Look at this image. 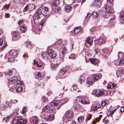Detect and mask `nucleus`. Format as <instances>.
Returning a JSON list of instances; mask_svg holds the SVG:
<instances>
[{
  "instance_id": "obj_41",
  "label": "nucleus",
  "mask_w": 124,
  "mask_h": 124,
  "mask_svg": "<svg viewBox=\"0 0 124 124\" xmlns=\"http://www.w3.org/2000/svg\"><path fill=\"white\" fill-rule=\"evenodd\" d=\"M33 64L35 65H36L37 67H39L42 66V65H39L38 64V62L34 60H33Z\"/></svg>"
},
{
  "instance_id": "obj_26",
  "label": "nucleus",
  "mask_w": 124,
  "mask_h": 124,
  "mask_svg": "<svg viewBox=\"0 0 124 124\" xmlns=\"http://www.w3.org/2000/svg\"><path fill=\"white\" fill-rule=\"evenodd\" d=\"M90 61L92 63L95 64L98 62V60L97 59L90 58Z\"/></svg>"
},
{
  "instance_id": "obj_22",
  "label": "nucleus",
  "mask_w": 124,
  "mask_h": 124,
  "mask_svg": "<svg viewBox=\"0 0 124 124\" xmlns=\"http://www.w3.org/2000/svg\"><path fill=\"white\" fill-rule=\"evenodd\" d=\"M28 10L30 11L33 10L35 7V5L34 4H31L29 5L28 6Z\"/></svg>"
},
{
  "instance_id": "obj_50",
  "label": "nucleus",
  "mask_w": 124,
  "mask_h": 124,
  "mask_svg": "<svg viewBox=\"0 0 124 124\" xmlns=\"http://www.w3.org/2000/svg\"><path fill=\"white\" fill-rule=\"evenodd\" d=\"M91 117V115L89 114H87L86 116V119L89 120L90 119Z\"/></svg>"
},
{
  "instance_id": "obj_46",
  "label": "nucleus",
  "mask_w": 124,
  "mask_h": 124,
  "mask_svg": "<svg viewBox=\"0 0 124 124\" xmlns=\"http://www.w3.org/2000/svg\"><path fill=\"white\" fill-rule=\"evenodd\" d=\"M94 108H100L101 107V104L100 103H98L96 105L94 106Z\"/></svg>"
},
{
  "instance_id": "obj_40",
  "label": "nucleus",
  "mask_w": 124,
  "mask_h": 124,
  "mask_svg": "<svg viewBox=\"0 0 124 124\" xmlns=\"http://www.w3.org/2000/svg\"><path fill=\"white\" fill-rule=\"evenodd\" d=\"M11 104L8 102H7L5 105V108H10L11 106Z\"/></svg>"
},
{
  "instance_id": "obj_7",
  "label": "nucleus",
  "mask_w": 124,
  "mask_h": 124,
  "mask_svg": "<svg viewBox=\"0 0 124 124\" xmlns=\"http://www.w3.org/2000/svg\"><path fill=\"white\" fill-rule=\"evenodd\" d=\"M101 1V0H93L92 5L93 6H95L97 7H100Z\"/></svg>"
},
{
  "instance_id": "obj_28",
  "label": "nucleus",
  "mask_w": 124,
  "mask_h": 124,
  "mask_svg": "<svg viewBox=\"0 0 124 124\" xmlns=\"http://www.w3.org/2000/svg\"><path fill=\"white\" fill-rule=\"evenodd\" d=\"M119 61H118L116 63L118 66H120L122 65L124 63V60L120 59Z\"/></svg>"
},
{
  "instance_id": "obj_13",
  "label": "nucleus",
  "mask_w": 124,
  "mask_h": 124,
  "mask_svg": "<svg viewBox=\"0 0 124 124\" xmlns=\"http://www.w3.org/2000/svg\"><path fill=\"white\" fill-rule=\"evenodd\" d=\"M103 41V39L102 38L97 39L96 40L94 41L95 42L94 44L97 46L101 45Z\"/></svg>"
},
{
  "instance_id": "obj_51",
  "label": "nucleus",
  "mask_w": 124,
  "mask_h": 124,
  "mask_svg": "<svg viewBox=\"0 0 124 124\" xmlns=\"http://www.w3.org/2000/svg\"><path fill=\"white\" fill-rule=\"evenodd\" d=\"M42 99L43 100L44 102H46L47 100V98H46L44 96H42Z\"/></svg>"
},
{
  "instance_id": "obj_30",
  "label": "nucleus",
  "mask_w": 124,
  "mask_h": 124,
  "mask_svg": "<svg viewBox=\"0 0 124 124\" xmlns=\"http://www.w3.org/2000/svg\"><path fill=\"white\" fill-rule=\"evenodd\" d=\"M67 71V70L66 69V68H63L61 70L60 73V75H63Z\"/></svg>"
},
{
  "instance_id": "obj_29",
  "label": "nucleus",
  "mask_w": 124,
  "mask_h": 124,
  "mask_svg": "<svg viewBox=\"0 0 124 124\" xmlns=\"http://www.w3.org/2000/svg\"><path fill=\"white\" fill-rule=\"evenodd\" d=\"M84 116H80L78 118L77 120L78 122H81L83 121L84 119Z\"/></svg>"
},
{
  "instance_id": "obj_12",
  "label": "nucleus",
  "mask_w": 124,
  "mask_h": 124,
  "mask_svg": "<svg viewBox=\"0 0 124 124\" xmlns=\"http://www.w3.org/2000/svg\"><path fill=\"white\" fill-rule=\"evenodd\" d=\"M124 68L123 67H120L116 71V74L117 75H121L124 74Z\"/></svg>"
},
{
  "instance_id": "obj_6",
  "label": "nucleus",
  "mask_w": 124,
  "mask_h": 124,
  "mask_svg": "<svg viewBox=\"0 0 124 124\" xmlns=\"http://www.w3.org/2000/svg\"><path fill=\"white\" fill-rule=\"evenodd\" d=\"M52 59H54L56 57V54L53 50L48 51L47 54Z\"/></svg>"
},
{
  "instance_id": "obj_33",
  "label": "nucleus",
  "mask_w": 124,
  "mask_h": 124,
  "mask_svg": "<svg viewBox=\"0 0 124 124\" xmlns=\"http://www.w3.org/2000/svg\"><path fill=\"white\" fill-rule=\"evenodd\" d=\"M27 122L26 120L21 119L20 122V124H25ZM15 124H19L18 123L16 122Z\"/></svg>"
},
{
  "instance_id": "obj_19",
  "label": "nucleus",
  "mask_w": 124,
  "mask_h": 124,
  "mask_svg": "<svg viewBox=\"0 0 124 124\" xmlns=\"http://www.w3.org/2000/svg\"><path fill=\"white\" fill-rule=\"evenodd\" d=\"M8 53L9 54L14 56L16 55L17 54V52L15 49L9 51Z\"/></svg>"
},
{
  "instance_id": "obj_64",
  "label": "nucleus",
  "mask_w": 124,
  "mask_h": 124,
  "mask_svg": "<svg viewBox=\"0 0 124 124\" xmlns=\"http://www.w3.org/2000/svg\"><path fill=\"white\" fill-rule=\"evenodd\" d=\"M123 15H120V18L122 20H124V13Z\"/></svg>"
},
{
  "instance_id": "obj_20",
  "label": "nucleus",
  "mask_w": 124,
  "mask_h": 124,
  "mask_svg": "<svg viewBox=\"0 0 124 124\" xmlns=\"http://www.w3.org/2000/svg\"><path fill=\"white\" fill-rule=\"evenodd\" d=\"M95 92V94H96V95L97 96H100L103 95L104 94V91L103 90H98L97 91V93L96 94V92Z\"/></svg>"
},
{
  "instance_id": "obj_54",
  "label": "nucleus",
  "mask_w": 124,
  "mask_h": 124,
  "mask_svg": "<svg viewBox=\"0 0 124 124\" xmlns=\"http://www.w3.org/2000/svg\"><path fill=\"white\" fill-rule=\"evenodd\" d=\"M78 101H80V98L79 97H77L76 100H75L74 102L75 103H76Z\"/></svg>"
},
{
  "instance_id": "obj_2",
  "label": "nucleus",
  "mask_w": 124,
  "mask_h": 124,
  "mask_svg": "<svg viewBox=\"0 0 124 124\" xmlns=\"http://www.w3.org/2000/svg\"><path fill=\"white\" fill-rule=\"evenodd\" d=\"M101 78L100 75L95 74L92 75L91 77H88L86 79V84L90 85L93 84L99 78Z\"/></svg>"
},
{
  "instance_id": "obj_39",
  "label": "nucleus",
  "mask_w": 124,
  "mask_h": 124,
  "mask_svg": "<svg viewBox=\"0 0 124 124\" xmlns=\"http://www.w3.org/2000/svg\"><path fill=\"white\" fill-rule=\"evenodd\" d=\"M26 28V27L24 25L21 26L20 27V30L22 31L23 32H25Z\"/></svg>"
},
{
  "instance_id": "obj_17",
  "label": "nucleus",
  "mask_w": 124,
  "mask_h": 124,
  "mask_svg": "<svg viewBox=\"0 0 124 124\" xmlns=\"http://www.w3.org/2000/svg\"><path fill=\"white\" fill-rule=\"evenodd\" d=\"M118 55V59L124 60V54L122 52H119Z\"/></svg>"
},
{
  "instance_id": "obj_34",
  "label": "nucleus",
  "mask_w": 124,
  "mask_h": 124,
  "mask_svg": "<svg viewBox=\"0 0 124 124\" xmlns=\"http://www.w3.org/2000/svg\"><path fill=\"white\" fill-rule=\"evenodd\" d=\"M41 56L43 58V59L45 60H47L48 57L47 56L46 54H45V53H42L41 54Z\"/></svg>"
},
{
  "instance_id": "obj_59",
  "label": "nucleus",
  "mask_w": 124,
  "mask_h": 124,
  "mask_svg": "<svg viewBox=\"0 0 124 124\" xmlns=\"http://www.w3.org/2000/svg\"><path fill=\"white\" fill-rule=\"evenodd\" d=\"M25 45H26H26V47H27L28 48H31V45H30V44L29 43H27L26 42L25 43Z\"/></svg>"
},
{
  "instance_id": "obj_11",
  "label": "nucleus",
  "mask_w": 124,
  "mask_h": 124,
  "mask_svg": "<svg viewBox=\"0 0 124 124\" xmlns=\"http://www.w3.org/2000/svg\"><path fill=\"white\" fill-rule=\"evenodd\" d=\"M99 12V15H100L101 17H104L105 18H108L110 16L108 13L106 14L104 11L102 10H100Z\"/></svg>"
},
{
  "instance_id": "obj_53",
  "label": "nucleus",
  "mask_w": 124,
  "mask_h": 124,
  "mask_svg": "<svg viewBox=\"0 0 124 124\" xmlns=\"http://www.w3.org/2000/svg\"><path fill=\"white\" fill-rule=\"evenodd\" d=\"M95 30V27H93L90 29V31L91 32H92V33L94 32Z\"/></svg>"
},
{
  "instance_id": "obj_43",
  "label": "nucleus",
  "mask_w": 124,
  "mask_h": 124,
  "mask_svg": "<svg viewBox=\"0 0 124 124\" xmlns=\"http://www.w3.org/2000/svg\"><path fill=\"white\" fill-rule=\"evenodd\" d=\"M69 58L70 59H74L75 58V54H71L69 56Z\"/></svg>"
},
{
  "instance_id": "obj_55",
  "label": "nucleus",
  "mask_w": 124,
  "mask_h": 124,
  "mask_svg": "<svg viewBox=\"0 0 124 124\" xmlns=\"http://www.w3.org/2000/svg\"><path fill=\"white\" fill-rule=\"evenodd\" d=\"M107 88L109 89H111L113 88V86H112V84H109L108 85Z\"/></svg>"
},
{
  "instance_id": "obj_10",
  "label": "nucleus",
  "mask_w": 124,
  "mask_h": 124,
  "mask_svg": "<svg viewBox=\"0 0 124 124\" xmlns=\"http://www.w3.org/2000/svg\"><path fill=\"white\" fill-rule=\"evenodd\" d=\"M45 72H38L35 75L36 78L39 79H39H40L45 76Z\"/></svg>"
},
{
  "instance_id": "obj_32",
  "label": "nucleus",
  "mask_w": 124,
  "mask_h": 124,
  "mask_svg": "<svg viewBox=\"0 0 124 124\" xmlns=\"http://www.w3.org/2000/svg\"><path fill=\"white\" fill-rule=\"evenodd\" d=\"M98 16V14L97 12H93V19H95L97 18Z\"/></svg>"
},
{
  "instance_id": "obj_38",
  "label": "nucleus",
  "mask_w": 124,
  "mask_h": 124,
  "mask_svg": "<svg viewBox=\"0 0 124 124\" xmlns=\"http://www.w3.org/2000/svg\"><path fill=\"white\" fill-rule=\"evenodd\" d=\"M102 52L103 53L107 54L108 53V49L106 48H105L102 49Z\"/></svg>"
},
{
  "instance_id": "obj_35",
  "label": "nucleus",
  "mask_w": 124,
  "mask_h": 124,
  "mask_svg": "<svg viewBox=\"0 0 124 124\" xmlns=\"http://www.w3.org/2000/svg\"><path fill=\"white\" fill-rule=\"evenodd\" d=\"M85 78H84L83 77L81 76L79 80L78 81V82L80 83V84H81L83 82Z\"/></svg>"
},
{
  "instance_id": "obj_1",
  "label": "nucleus",
  "mask_w": 124,
  "mask_h": 124,
  "mask_svg": "<svg viewBox=\"0 0 124 124\" xmlns=\"http://www.w3.org/2000/svg\"><path fill=\"white\" fill-rule=\"evenodd\" d=\"M17 77L16 76H13L12 78H9L8 79V86L10 88L9 90L13 92H15V86L16 85H23V83L22 81L17 79Z\"/></svg>"
},
{
  "instance_id": "obj_3",
  "label": "nucleus",
  "mask_w": 124,
  "mask_h": 124,
  "mask_svg": "<svg viewBox=\"0 0 124 124\" xmlns=\"http://www.w3.org/2000/svg\"><path fill=\"white\" fill-rule=\"evenodd\" d=\"M67 102V100L66 99L64 98L63 99H61L60 101L57 100H54L51 103V106L52 107L56 106L57 107V108H59L60 107L58 105L59 103L60 104H62L61 106L63 104Z\"/></svg>"
},
{
  "instance_id": "obj_61",
  "label": "nucleus",
  "mask_w": 124,
  "mask_h": 124,
  "mask_svg": "<svg viewBox=\"0 0 124 124\" xmlns=\"http://www.w3.org/2000/svg\"><path fill=\"white\" fill-rule=\"evenodd\" d=\"M55 9H56V10H55L54 8L53 9V10L55 12H58L59 9H60V8H58L57 7L55 8Z\"/></svg>"
},
{
  "instance_id": "obj_62",
  "label": "nucleus",
  "mask_w": 124,
  "mask_h": 124,
  "mask_svg": "<svg viewBox=\"0 0 124 124\" xmlns=\"http://www.w3.org/2000/svg\"><path fill=\"white\" fill-rule=\"evenodd\" d=\"M21 112L22 114H25L26 112V109H22V111H21Z\"/></svg>"
},
{
  "instance_id": "obj_60",
  "label": "nucleus",
  "mask_w": 124,
  "mask_h": 124,
  "mask_svg": "<svg viewBox=\"0 0 124 124\" xmlns=\"http://www.w3.org/2000/svg\"><path fill=\"white\" fill-rule=\"evenodd\" d=\"M10 6V5L9 4L8 5H6L4 6V8L5 9H8L9 8Z\"/></svg>"
},
{
  "instance_id": "obj_42",
  "label": "nucleus",
  "mask_w": 124,
  "mask_h": 124,
  "mask_svg": "<svg viewBox=\"0 0 124 124\" xmlns=\"http://www.w3.org/2000/svg\"><path fill=\"white\" fill-rule=\"evenodd\" d=\"M6 74V76L7 75L10 76L12 74V71L11 70H10L7 73L5 74Z\"/></svg>"
},
{
  "instance_id": "obj_52",
  "label": "nucleus",
  "mask_w": 124,
  "mask_h": 124,
  "mask_svg": "<svg viewBox=\"0 0 124 124\" xmlns=\"http://www.w3.org/2000/svg\"><path fill=\"white\" fill-rule=\"evenodd\" d=\"M43 10H44L45 13H47L48 11V8L46 7H44Z\"/></svg>"
},
{
  "instance_id": "obj_44",
  "label": "nucleus",
  "mask_w": 124,
  "mask_h": 124,
  "mask_svg": "<svg viewBox=\"0 0 124 124\" xmlns=\"http://www.w3.org/2000/svg\"><path fill=\"white\" fill-rule=\"evenodd\" d=\"M14 60V56L12 57L10 59H9V60H7V62H13Z\"/></svg>"
},
{
  "instance_id": "obj_16",
  "label": "nucleus",
  "mask_w": 124,
  "mask_h": 124,
  "mask_svg": "<svg viewBox=\"0 0 124 124\" xmlns=\"http://www.w3.org/2000/svg\"><path fill=\"white\" fill-rule=\"evenodd\" d=\"M13 56L12 55H10V54H9L8 53L6 54L5 55V59L6 60V61L5 62H3V63H6L7 60H9Z\"/></svg>"
},
{
  "instance_id": "obj_15",
  "label": "nucleus",
  "mask_w": 124,
  "mask_h": 124,
  "mask_svg": "<svg viewBox=\"0 0 124 124\" xmlns=\"http://www.w3.org/2000/svg\"><path fill=\"white\" fill-rule=\"evenodd\" d=\"M7 45L4 44L2 39H0V51L3 50L6 46Z\"/></svg>"
},
{
  "instance_id": "obj_45",
  "label": "nucleus",
  "mask_w": 124,
  "mask_h": 124,
  "mask_svg": "<svg viewBox=\"0 0 124 124\" xmlns=\"http://www.w3.org/2000/svg\"><path fill=\"white\" fill-rule=\"evenodd\" d=\"M113 1V0H107V5L109 6L112 4Z\"/></svg>"
},
{
  "instance_id": "obj_48",
  "label": "nucleus",
  "mask_w": 124,
  "mask_h": 124,
  "mask_svg": "<svg viewBox=\"0 0 124 124\" xmlns=\"http://www.w3.org/2000/svg\"><path fill=\"white\" fill-rule=\"evenodd\" d=\"M116 109H114L113 110H112L108 115L109 116H112V114L114 113V112L115 111Z\"/></svg>"
},
{
  "instance_id": "obj_21",
  "label": "nucleus",
  "mask_w": 124,
  "mask_h": 124,
  "mask_svg": "<svg viewBox=\"0 0 124 124\" xmlns=\"http://www.w3.org/2000/svg\"><path fill=\"white\" fill-rule=\"evenodd\" d=\"M93 41L90 38L88 37L86 39L85 43L91 45L92 44Z\"/></svg>"
},
{
  "instance_id": "obj_31",
  "label": "nucleus",
  "mask_w": 124,
  "mask_h": 124,
  "mask_svg": "<svg viewBox=\"0 0 124 124\" xmlns=\"http://www.w3.org/2000/svg\"><path fill=\"white\" fill-rule=\"evenodd\" d=\"M23 90V88L21 86H19L16 89V90L17 92L20 93Z\"/></svg>"
},
{
  "instance_id": "obj_18",
  "label": "nucleus",
  "mask_w": 124,
  "mask_h": 124,
  "mask_svg": "<svg viewBox=\"0 0 124 124\" xmlns=\"http://www.w3.org/2000/svg\"><path fill=\"white\" fill-rule=\"evenodd\" d=\"M63 54H62L57 59V61L59 63L63 61L64 58V53H63Z\"/></svg>"
},
{
  "instance_id": "obj_63",
  "label": "nucleus",
  "mask_w": 124,
  "mask_h": 124,
  "mask_svg": "<svg viewBox=\"0 0 124 124\" xmlns=\"http://www.w3.org/2000/svg\"><path fill=\"white\" fill-rule=\"evenodd\" d=\"M23 58H27L28 57V54L26 53H25L23 55Z\"/></svg>"
},
{
  "instance_id": "obj_27",
  "label": "nucleus",
  "mask_w": 124,
  "mask_h": 124,
  "mask_svg": "<svg viewBox=\"0 0 124 124\" xmlns=\"http://www.w3.org/2000/svg\"><path fill=\"white\" fill-rule=\"evenodd\" d=\"M80 102L83 104H88L89 103V102L88 101H86L84 99V98L83 97L80 98Z\"/></svg>"
},
{
  "instance_id": "obj_37",
  "label": "nucleus",
  "mask_w": 124,
  "mask_h": 124,
  "mask_svg": "<svg viewBox=\"0 0 124 124\" xmlns=\"http://www.w3.org/2000/svg\"><path fill=\"white\" fill-rule=\"evenodd\" d=\"M73 108H81L82 106L79 104H77L73 106Z\"/></svg>"
},
{
  "instance_id": "obj_49",
  "label": "nucleus",
  "mask_w": 124,
  "mask_h": 124,
  "mask_svg": "<svg viewBox=\"0 0 124 124\" xmlns=\"http://www.w3.org/2000/svg\"><path fill=\"white\" fill-rule=\"evenodd\" d=\"M57 66V64H52L51 65V68L53 69H54Z\"/></svg>"
},
{
  "instance_id": "obj_58",
  "label": "nucleus",
  "mask_w": 124,
  "mask_h": 124,
  "mask_svg": "<svg viewBox=\"0 0 124 124\" xmlns=\"http://www.w3.org/2000/svg\"><path fill=\"white\" fill-rule=\"evenodd\" d=\"M62 53H63V52H64L65 53H67V48L65 47H64L62 49Z\"/></svg>"
},
{
  "instance_id": "obj_57",
  "label": "nucleus",
  "mask_w": 124,
  "mask_h": 124,
  "mask_svg": "<svg viewBox=\"0 0 124 124\" xmlns=\"http://www.w3.org/2000/svg\"><path fill=\"white\" fill-rule=\"evenodd\" d=\"M43 23L42 22L39 25V30H41L42 27V26L43 25Z\"/></svg>"
},
{
  "instance_id": "obj_24",
  "label": "nucleus",
  "mask_w": 124,
  "mask_h": 124,
  "mask_svg": "<svg viewBox=\"0 0 124 124\" xmlns=\"http://www.w3.org/2000/svg\"><path fill=\"white\" fill-rule=\"evenodd\" d=\"M72 7L70 5H66L65 6V9L67 12H69L72 8Z\"/></svg>"
},
{
  "instance_id": "obj_14",
  "label": "nucleus",
  "mask_w": 124,
  "mask_h": 124,
  "mask_svg": "<svg viewBox=\"0 0 124 124\" xmlns=\"http://www.w3.org/2000/svg\"><path fill=\"white\" fill-rule=\"evenodd\" d=\"M110 5L109 6L106 5L105 7V9L106 13H111L113 12L112 9L110 7Z\"/></svg>"
},
{
  "instance_id": "obj_4",
  "label": "nucleus",
  "mask_w": 124,
  "mask_h": 124,
  "mask_svg": "<svg viewBox=\"0 0 124 124\" xmlns=\"http://www.w3.org/2000/svg\"><path fill=\"white\" fill-rule=\"evenodd\" d=\"M38 8L36 10L35 13L34 14V16H32L33 20L34 22L36 23L38 22L37 21L40 18V15L41 14H43L42 13L41 11V8Z\"/></svg>"
},
{
  "instance_id": "obj_36",
  "label": "nucleus",
  "mask_w": 124,
  "mask_h": 124,
  "mask_svg": "<svg viewBox=\"0 0 124 124\" xmlns=\"http://www.w3.org/2000/svg\"><path fill=\"white\" fill-rule=\"evenodd\" d=\"M92 14V13L88 12L87 13V15L85 17V19H88L90 18Z\"/></svg>"
},
{
  "instance_id": "obj_56",
  "label": "nucleus",
  "mask_w": 124,
  "mask_h": 124,
  "mask_svg": "<svg viewBox=\"0 0 124 124\" xmlns=\"http://www.w3.org/2000/svg\"><path fill=\"white\" fill-rule=\"evenodd\" d=\"M106 104V103L105 101H101V105L102 107L101 108H103V106H104Z\"/></svg>"
},
{
  "instance_id": "obj_25",
  "label": "nucleus",
  "mask_w": 124,
  "mask_h": 124,
  "mask_svg": "<svg viewBox=\"0 0 124 124\" xmlns=\"http://www.w3.org/2000/svg\"><path fill=\"white\" fill-rule=\"evenodd\" d=\"M60 3L59 0H55L53 2L52 5L54 6H57L59 5Z\"/></svg>"
},
{
  "instance_id": "obj_47",
  "label": "nucleus",
  "mask_w": 124,
  "mask_h": 124,
  "mask_svg": "<svg viewBox=\"0 0 124 124\" xmlns=\"http://www.w3.org/2000/svg\"><path fill=\"white\" fill-rule=\"evenodd\" d=\"M54 109H42V111H43L47 112V109H48V110H49V111H51L52 112H53V113L54 114V113H55V112H53Z\"/></svg>"
},
{
  "instance_id": "obj_23",
  "label": "nucleus",
  "mask_w": 124,
  "mask_h": 124,
  "mask_svg": "<svg viewBox=\"0 0 124 124\" xmlns=\"http://www.w3.org/2000/svg\"><path fill=\"white\" fill-rule=\"evenodd\" d=\"M82 29L79 27H77L73 30V31L75 33H77L81 31Z\"/></svg>"
},
{
  "instance_id": "obj_5",
  "label": "nucleus",
  "mask_w": 124,
  "mask_h": 124,
  "mask_svg": "<svg viewBox=\"0 0 124 124\" xmlns=\"http://www.w3.org/2000/svg\"><path fill=\"white\" fill-rule=\"evenodd\" d=\"M74 116L73 113L71 111L69 110L65 114L63 117H65L66 118H72Z\"/></svg>"
},
{
  "instance_id": "obj_9",
  "label": "nucleus",
  "mask_w": 124,
  "mask_h": 124,
  "mask_svg": "<svg viewBox=\"0 0 124 124\" xmlns=\"http://www.w3.org/2000/svg\"><path fill=\"white\" fill-rule=\"evenodd\" d=\"M54 119V117L53 115H49L46 117H44L43 120L45 121H50L53 120Z\"/></svg>"
},
{
  "instance_id": "obj_8",
  "label": "nucleus",
  "mask_w": 124,
  "mask_h": 124,
  "mask_svg": "<svg viewBox=\"0 0 124 124\" xmlns=\"http://www.w3.org/2000/svg\"><path fill=\"white\" fill-rule=\"evenodd\" d=\"M30 124H37L38 121V117L35 116L32 117L30 119Z\"/></svg>"
}]
</instances>
